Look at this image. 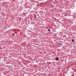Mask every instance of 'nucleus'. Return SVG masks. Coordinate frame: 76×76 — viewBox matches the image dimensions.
I'll return each instance as SVG.
<instances>
[{
	"instance_id": "obj_5",
	"label": "nucleus",
	"mask_w": 76,
	"mask_h": 76,
	"mask_svg": "<svg viewBox=\"0 0 76 76\" xmlns=\"http://www.w3.org/2000/svg\"><path fill=\"white\" fill-rule=\"evenodd\" d=\"M73 75L72 76H74V74H73Z\"/></svg>"
},
{
	"instance_id": "obj_7",
	"label": "nucleus",
	"mask_w": 76,
	"mask_h": 76,
	"mask_svg": "<svg viewBox=\"0 0 76 76\" xmlns=\"http://www.w3.org/2000/svg\"><path fill=\"white\" fill-rule=\"evenodd\" d=\"M65 16H66V15H65Z\"/></svg>"
},
{
	"instance_id": "obj_1",
	"label": "nucleus",
	"mask_w": 76,
	"mask_h": 76,
	"mask_svg": "<svg viewBox=\"0 0 76 76\" xmlns=\"http://www.w3.org/2000/svg\"><path fill=\"white\" fill-rule=\"evenodd\" d=\"M55 59L56 61H58V60H59V58L58 57H56V58Z\"/></svg>"
},
{
	"instance_id": "obj_6",
	"label": "nucleus",
	"mask_w": 76,
	"mask_h": 76,
	"mask_svg": "<svg viewBox=\"0 0 76 76\" xmlns=\"http://www.w3.org/2000/svg\"><path fill=\"white\" fill-rule=\"evenodd\" d=\"M35 18H36V17H34V19H35Z\"/></svg>"
},
{
	"instance_id": "obj_4",
	"label": "nucleus",
	"mask_w": 76,
	"mask_h": 76,
	"mask_svg": "<svg viewBox=\"0 0 76 76\" xmlns=\"http://www.w3.org/2000/svg\"><path fill=\"white\" fill-rule=\"evenodd\" d=\"M48 31H50V29L48 30Z\"/></svg>"
},
{
	"instance_id": "obj_3",
	"label": "nucleus",
	"mask_w": 76,
	"mask_h": 76,
	"mask_svg": "<svg viewBox=\"0 0 76 76\" xmlns=\"http://www.w3.org/2000/svg\"><path fill=\"white\" fill-rule=\"evenodd\" d=\"M58 44L59 45H61V43H60V44L58 43Z\"/></svg>"
},
{
	"instance_id": "obj_2",
	"label": "nucleus",
	"mask_w": 76,
	"mask_h": 76,
	"mask_svg": "<svg viewBox=\"0 0 76 76\" xmlns=\"http://www.w3.org/2000/svg\"><path fill=\"white\" fill-rule=\"evenodd\" d=\"M72 42H74V40L72 39Z\"/></svg>"
}]
</instances>
